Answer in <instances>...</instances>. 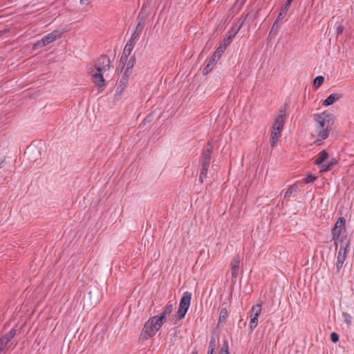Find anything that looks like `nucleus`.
Segmentation results:
<instances>
[{
	"mask_svg": "<svg viewBox=\"0 0 354 354\" xmlns=\"http://www.w3.org/2000/svg\"><path fill=\"white\" fill-rule=\"evenodd\" d=\"M319 115H321L324 121L332 127L335 122V115L333 113H327L326 111H324Z\"/></svg>",
	"mask_w": 354,
	"mask_h": 354,
	"instance_id": "obj_20",
	"label": "nucleus"
},
{
	"mask_svg": "<svg viewBox=\"0 0 354 354\" xmlns=\"http://www.w3.org/2000/svg\"><path fill=\"white\" fill-rule=\"evenodd\" d=\"M101 294L98 288H95L90 290L86 298V304L87 307H93L100 302Z\"/></svg>",
	"mask_w": 354,
	"mask_h": 354,
	"instance_id": "obj_7",
	"label": "nucleus"
},
{
	"mask_svg": "<svg viewBox=\"0 0 354 354\" xmlns=\"http://www.w3.org/2000/svg\"><path fill=\"white\" fill-rule=\"evenodd\" d=\"M133 48H131L130 46H127V45H126L124 46V50H123L122 56L128 58V57L130 55Z\"/></svg>",
	"mask_w": 354,
	"mask_h": 354,
	"instance_id": "obj_35",
	"label": "nucleus"
},
{
	"mask_svg": "<svg viewBox=\"0 0 354 354\" xmlns=\"http://www.w3.org/2000/svg\"><path fill=\"white\" fill-rule=\"evenodd\" d=\"M207 170L208 169H207L205 168L201 167V169L200 170V176H199V181L201 183H204L203 178L207 177Z\"/></svg>",
	"mask_w": 354,
	"mask_h": 354,
	"instance_id": "obj_33",
	"label": "nucleus"
},
{
	"mask_svg": "<svg viewBox=\"0 0 354 354\" xmlns=\"http://www.w3.org/2000/svg\"><path fill=\"white\" fill-rule=\"evenodd\" d=\"M4 162H5V158H0V168L2 167V165Z\"/></svg>",
	"mask_w": 354,
	"mask_h": 354,
	"instance_id": "obj_50",
	"label": "nucleus"
},
{
	"mask_svg": "<svg viewBox=\"0 0 354 354\" xmlns=\"http://www.w3.org/2000/svg\"><path fill=\"white\" fill-rule=\"evenodd\" d=\"M213 145L212 142L208 141L206 145V147L203 151V155L201 160H211V155L213 152Z\"/></svg>",
	"mask_w": 354,
	"mask_h": 354,
	"instance_id": "obj_15",
	"label": "nucleus"
},
{
	"mask_svg": "<svg viewBox=\"0 0 354 354\" xmlns=\"http://www.w3.org/2000/svg\"><path fill=\"white\" fill-rule=\"evenodd\" d=\"M338 163V161L336 158H333L330 160L326 164H323L321 166V168L319 169L320 173H324L328 172L330 171L333 168V167Z\"/></svg>",
	"mask_w": 354,
	"mask_h": 354,
	"instance_id": "obj_17",
	"label": "nucleus"
},
{
	"mask_svg": "<svg viewBox=\"0 0 354 354\" xmlns=\"http://www.w3.org/2000/svg\"><path fill=\"white\" fill-rule=\"evenodd\" d=\"M17 334V330L15 328L11 329L9 332L3 335L1 337H0L1 339L4 342V343L10 347V342L15 337V336Z\"/></svg>",
	"mask_w": 354,
	"mask_h": 354,
	"instance_id": "obj_18",
	"label": "nucleus"
},
{
	"mask_svg": "<svg viewBox=\"0 0 354 354\" xmlns=\"http://www.w3.org/2000/svg\"><path fill=\"white\" fill-rule=\"evenodd\" d=\"M297 189H298V186L296 184H293V185H290L288 188L286 192H285L284 197L285 198L290 197L293 193L297 192Z\"/></svg>",
	"mask_w": 354,
	"mask_h": 354,
	"instance_id": "obj_27",
	"label": "nucleus"
},
{
	"mask_svg": "<svg viewBox=\"0 0 354 354\" xmlns=\"http://www.w3.org/2000/svg\"><path fill=\"white\" fill-rule=\"evenodd\" d=\"M283 122L281 116L276 117L272 127V131L270 138V146L274 148L277 146L279 138L281 136V131L283 129Z\"/></svg>",
	"mask_w": 354,
	"mask_h": 354,
	"instance_id": "obj_3",
	"label": "nucleus"
},
{
	"mask_svg": "<svg viewBox=\"0 0 354 354\" xmlns=\"http://www.w3.org/2000/svg\"><path fill=\"white\" fill-rule=\"evenodd\" d=\"M10 32V28H5V29H3V30H0V37H1L2 35H5L6 33H8V32Z\"/></svg>",
	"mask_w": 354,
	"mask_h": 354,
	"instance_id": "obj_46",
	"label": "nucleus"
},
{
	"mask_svg": "<svg viewBox=\"0 0 354 354\" xmlns=\"http://www.w3.org/2000/svg\"><path fill=\"white\" fill-rule=\"evenodd\" d=\"M293 0H286V2H287L288 3H289L290 5H291L292 2Z\"/></svg>",
	"mask_w": 354,
	"mask_h": 354,
	"instance_id": "obj_53",
	"label": "nucleus"
},
{
	"mask_svg": "<svg viewBox=\"0 0 354 354\" xmlns=\"http://www.w3.org/2000/svg\"><path fill=\"white\" fill-rule=\"evenodd\" d=\"M148 12L149 11L147 10V6L145 5H143L138 16V19L139 21L138 22L142 24V22L145 21V20L147 19L148 16Z\"/></svg>",
	"mask_w": 354,
	"mask_h": 354,
	"instance_id": "obj_22",
	"label": "nucleus"
},
{
	"mask_svg": "<svg viewBox=\"0 0 354 354\" xmlns=\"http://www.w3.org/2000/svg\"><path fill=\"white\" fill-rule=\"evenodd\" d=\"M281 20H282L281 19H279L278 17H277V19L274 21V22L272 26V28L270 31V33H269L270 35L277 34L278 29L280 27V23H281Z\"/></svg>",
	"mask_w": 354,
	"mask_h": 354,
	"instance_id": "obj_25",
	"label": "nucleus"
},
{
	"mask_svg": "<svg viewBox=\"0 0 354 354\" xmlns=\"http://www.w3.org/2000/svg\"><path fill=\"white\" fill-rule=\"evenodd\" d=\"M142 32V24L140 22H138L136 29L134 30L133 32L132 33V36H133V38H138L139 37L140 35Z\"/></svg>",
	"mask_w": 354,
	"mask_h": 354,
	"instance_id": "obj_30",
	"label": "nucleus"
},
{
	"mask_svg": "<svg viewBox=\"0 0 354 354\" xmlns=\"http://www.w3.org/2000/svg\"><path fill=\"white\" fill-rule=\"evenodd\" d=\"M127 59H128V58L121 56L120 62H119V66L118 68V71L120 70V72H122V71L123 70V68H124V66L127 64Z\"/></svg>",
	"mask_w": 354,
	"mask_h": 354,
	"instance_id": "obj_32",
	"label": "nucleus"
},
{
	"mask_svg": "<svg viewBox=\"0 0 354 354\" xmlns=\"http://www.w3.org/2000/svg\"><path fill=\"white\" fill-rule=\"evenodd\" d=\"M153 114L151 113L148 114L142 121V122L139 125V129L145 130L148 128V125L153 121Z\"/></svg>",
	"mask_w": 354,
	"mask_h": 354,
	"instance_id": "obj_21",
	"label": "nucleus"
},
{
	"mask_svg": "<svg viewBox=\"0 0 354 354\" xmlns=\"http://www.w3.org/2000/svg\"><path fill=\"white\" fill-rule=\"evenodd\" d=\"M257 324H258V318H256V317H251L250 324H249L250 332L253 331V330L257 327Z\"/></svg>",
	"mask_w": 354,
	"mask_h": 354,
	"instance_id": "obj_31",
	"label": "nucleus"
},
{
	"mask_svg": "<svg viewBox=\"0 0 354 354\" xmlns=\"http://www.w3.org/2000/svg\"><path fill=\"white\" fill-rule=\"evenodd\" d=\"M192 299V293L189 292H185L183 293V297L180 299L177 315L175 316L178 317L179 320L183 319L189 308Z\"/></svg>",
	"mask_w": 354,
	"mask_h": 354,
	"instance_id": "obj_5",
	"label": "nucleus"
},
{
	"mask_svg": "<svg viewBox=\"0 0 354 354\" xmlns=\"http://www.w3.org/2000/svg\"><path fill=\"white\" fill-rule=\"evenodd\" d=\"M228 317V311L226 308H222L220 311L218 322L217 327L218 328L221 325H224L226 323Z\"/></svg>",
	"mask_w": 354,
	"mask_h": 354,
	"instance_id": "obj_19",
	"label": "nucleus"
},
{
	"mask_svg": "<svg viewBox=\"0 0 354 354\" xmlns=\"http://www.w3.org/2000/svg\"><path fill=\"white\" fill-rule=\"evenodd\" d=\"M286 107L284 108H281L280 110H279V115L277 116V117H279V116H281V119H282V121L283 122V124H285V118H286Z\"/></svg>",
	"mask_w": 354,
	"mask_h": 354,
	"instance_id": "obj_40",
	"label": "nucleus"
},
{
	"mask_svg": "<svg viewBox=\"0 0 354 354\" xmlns=\"http://www.w3.org/2000/svg\"><path fill=\"white\" fill-rule=\"evenodd\" d=\"M111 61L106 55H102L95 64V71L104 72L110 68Z\"/></svg>",
	"mask_w": 354,
	"mask_h": 354,
	"instance_id": "obj_8",
	"label": "nucleus"
},
{
	"mask_svg": "<svg viewBox=\"0 0 354 354\" xmlns=\"http://www.w3.org/2000/svg\"><path fill=\"white\" fill-rule=\"evenodd\" d=\"M88 0H80L81 4H87Z\"/></svg>",
	"mask_w": 354,
	"mask_h": 354,
	"instance_id": "obj_51",
	"label": "nucleus"
},
{
	"mask_svg": "<svg viewBox=\"0 0 354 354\" xmlns=\"http://www.w3.org/2000/svg\"><path fill=\"white\" fill-rule=\"evenodd\" d=\"M63 34V31L59 30H55L52 32L48 34L42 38V42L44 45H48L57 39H59L62 37Z\"/></svg>",
	"mask_w": 354,
	"mask_h": 354,
	"instance_id": "obj_10",
	"label": "nucleus"
},
{
	"mask_svg": "<svg viewBox=\"0 0 354 354\" xmlns=\"http://www.w3.org/2000/svg\"><path fill=\"white\" fill-rule=\"evenodd\" d=\"M132 70H133V68H129V67L127 66L124 72L127 73V74H129L131 75V74L132 73Z\"/></svg>",
	"mask_w": 354,
	"mask_h": 354,
	"instance_id": "obj_47",
	"label": "nucleus"
},
{
	"mask_svg": "<svg viewBox=\"0 0 354 354\" xmlns=\"http://www.w3.org/2000/svg\"><path fill=\"white\" fill-rule=\"evenodd\" d=\"M314 120L317 122L316 131L317 136L323 140H326L328 137L329 131L331 127L322 118L319 113L314 114Z\"/></svg>",
	"mask_w": 354,
	"mask_h": 354,
	"instance_id": "obj_4",
	"label": "nucleus"
},
{
	"mask_svg": "<svg viewBox=\"0 0 354 354\" xmlns=\"http://www.w3.org/2000/svg\"><path fill=\"white\" fill-rule=\"evenodd\" d=\"M162 326V324L160 322V321H158V319L154 316L149 318L144 325V328L140 335V339L145 341L153 337L156 332L160 329Z\"/></svg>",
	"mask_w": 354,
	"mask_h": 354,
	"instance_id": "obj_2",
	"label": "nucleus"
},
{
	"mask_svg": "<svg viewBox=\"0 0 354 354\" xmlns=\"http://www.w3.org/2000/svg\"><path fill=\"white\" fill-rule=\"evenodd\" d=\"M350 245V239L347 236H342L340 239V248L338 252L337 259L344 261L346 258L347 248Z\"/></svg>",
	"mask_w": 354,
	"mask_h": 354,
	"instance_id": "obj_9",
	"label": "nucleus"
},
{
	"mask_svg": "<svg viewBox=\"0 0 354 354\" xmlns=\"http://www.w3.org/2000/svg\"><path fill=\"white\" fill-rule=\"evenodd\" d=\"M240 259V256L239 254H236L235 257H234L233 259L230 263L232 278H236L238 277Z\"/></svg>",
	"mask_w": 354,
	"mask_h": 354,
	"instance_id": "obj_12",
	"label": "nucleus"
},
{
	"mask_svg": "<svg viewBox=\"0 0 354 354\" xmlns=\"http://www.w3.org/2000/svg\"><path fill=\"white\" fill-rule=\"evenodd\" d=\"M243 23L244 21L242 20L241 19H239L236 20L234 26L228 31L227 37L223 39L220 46L212 55L207 64L203 68V74L204 75L209 74L212 71L217 61L220 59L222 54L225 50L226 48L232 42V38L236 35V33L243 26Z\"/></svg>",
	"mask_w": 354,
	"mask_h": 354,
	"instance_id": "obj_1",
	"label": "nucleus"
},
{
	"mask_svg": "<svg viewBox=\"0 0 354 354\" xmlns=\"http://www.w3.org/2000/svg\"><path fill=\"white\" fill-rule=\"evenodd\" d=\"M216 348V339H215L214 337L212 336L210 341H209L208 349L215 351Z\"/></svg>",
	"mask_w": 354,
	"mask_h": 354,
	"instance_id": "obj_37",
	"label": "nucleus"
},
{
	"mask_svg": "<svg viewBox=\"0 0 354 354\" xmlns=\"http://www.w3.org/2000/svg\"><path fill=\"white\" fill-rule=\"evenodd\" d=\"M346 230V219L344 217H339L333 228L332 229V236L334 241L335 248H337V241L341 234Z\"/></svg>",
	"mask_w": 354,
	"mask_h": 354,
	"instance_id": "obj_6",
	"label": "nucleus"
},
{
	"mask_svg": "<svg viewBox=\"0 0 354 354\" xmlns=\"http://www.w3.org/2000/svg\"><path fill=\"white\" fill-rule=\"evenodd\" d=\"M130 75L129 74H127V73H124V74L122 75V78H124L125 80H127V82H129V77Z\"/></svg>",
	"mask_w": 354,
	"mask_h": 354,
	"instance_id": "obj_48",
	"label": "nucleus"
},
{
	"mask_svg": "<svg viewBox=\"0 0 354 354\" xmlns=\"http://www.w3.org/2000/svg\"><path fill=\"white\" fill-rule=\"evenodd\" d=\"M290 5L287 2L285 3V4L282 6L279 14L277 16L279 19H283L286 17V13L290 8Z\"/></svg>",
	"mask_w": 354,
	"mask_h": 354,
	"instance_id": "obj_26",
	"label": "nucleus"
},
{
	"mask_svg": "<svg viewBox=\"0 0 354 354\" xmlns=\"http://www.w3.org/2000/svg\"><path fill=\"white\" fill-rule=\"evenodd\" d=\"M316 179H317V177L315 176H314L312 174H308L306 175V176L304 179V182H305V183L308 184V183H311L314 182Z\"/></svg>",
	"mask_w": 354,
	"mask_h": 354,
	"instance_id": "obj_34",
	"label": "nucleus"
},
{
	"mask_svg": "<svg viewBox=\"0 0 354 354\" xmlns=\"http://www.w3.org/2000/svg\"><path fill=\"white\" fill-rule=\"evenodd\" d=\"M344 31V26L342 25H339L337 28V35H341Z\"/></svg>",
	"mask_w": 354,
	"mask_h": 354,
	"instance_id": "obj_45",
	"label": "nucleus"
},
{
	"mask_svg": "<svg viewBox=\"0 0 354 354\" xmlns=\"http://www.w3.org/2000/svg\"><path fill=\"white\" fill-rule=\"evenodd\" d=\"M173 310V305L171 304L168 303L165 307L163 311L158 315L154 316L158 319V321H160L162 324L166 319L167 315H169Z\"/></svg>",
	"mask_w": 354,
	"mask_h": 354,
	"instance_id": "obj_13",
	"label": "nucleus"
},
{
	"mask_svg": "<svg viewBox=\"0 0 354 354\" xmlns=\"http://www.w3.org/2000/svg\"><path fill=\"white\" fill-rule=\"evenodd\" d=\"M342 97V94L340 93H332L326 100H324L322 105L324 106H328Z\"/></svg>",
	"mask_w": 354,
	"mask_h": 354,
	"instance_id": "obj_14",
	"label": "nucleus"
},
{
	"mask_svg": "<svg viewBox=\"0 0 354 354\" xmlns=\"http://www.w3.org/2000/svg\"><path fill=\"white\" fill-rule=\"evenodd\" d=\"M207 354H216L215 351L208 349Z\"/></svg>",
	"mask_w": 354,
	"mask_h": 354,
	"instance_id": "obj_52",
	"label": "nucleus"
},
{
	"mask_svg": "<svg viewBox=\"0 0 354 354\" xmlns=\"http://www.w3.org/2000/svg\"><path fill=\"white\" fill-rule=\"evenodd\" d=\"M219 354H230L229 345L227 339H224L223 345L219 351Z\"/></svg>",
	"mask_w": 354,
	"mask_h": 354,
	"instance_id": "obj_29",
	"label": "nucleus"
},
{
	"mask_svg": "<svg viewBox=\"0 0 354 354\" xmlns=\"http://www.w3.org/2000/svg\"><path fill=\"white\" fill-rule=\"evenodd\" d=\"M328 157V153L326 150H322L318 153L317 158L314 161V164L315 165L322 166Z\"/></svg>",
	"mask_w": 354,
	"mask_h": 354,
	"instance_id": "obj_16",
	"label": "nucleus"
},
{
	"mask_svg": "<svg viewBox=\"0 0 354 354\" xmlns=\"http://www.w3.org/2000/svg\"><path fill=\"white\" fill-rule=\"evenodd\" d=\"M316 145L319 146L322 144V141L320 140H317L314 142Z\"/></svg>",
	"mask_w": 354,
	"mask_h": 354,
	"instance_id": "obj_49",
	"label": "nucleus"
},
{
	"mask_svg": "<svg viewBox=\"0 0 354 354\" xmlns=\"http://www.w3.org/2000/svg\"><path fill=\"white\" fill-rule=\"evenodd\" d=\"M127 84H128V82H127V80H125L124 78H121V80L120 81V83H119V85L117 87L116 94L117 95H122L123 91L127 87Z\"/></svg>",
	"mask_w": 354,
	"mask_h": 354,
	"instance_id": "obj_23",
	"label": "nucleus"
},
{
	"mask_svg": "<svg viewBox=\"0 0 354 354\" xmlns=\"http://www.w3.org/2000/svg\"><path fill=\"white\" fill-rule=\"evenodd\" d=\"M324 82V77L322 75L317 76L313 80V85L316 88H319Z\"/></svg>",
	"mask_w": 354,
	"mask_h": 354,
	"instance_id": "obj_28",
	"label": "nucleus"
},
{
	"mask_svg": "<svg viewBox=\"0 0 354 354\" xmlns=\"http://www.w3.org/2000/svg\"><path fill=\"white\" fill-rule=\"evenodd\" d=\"M344 262V261H342V260H337L336 267H337V271H339L340 269L342 268Z\"/></svg>",
	"mask_w": 354,
	"mask_h": 354,
	"instance_id": "obj_44",
	"label": "nucleus"
},
{
	"mask_svg": "<svg viewBox=\"0 0 354 354\" xmlns=\"http://www.w3.org/2000/svg\"><path fill=\"white\" fill-rule=\"evenodd\" d=\"M92 81L98 88H101L105 85V79L102 75V72L96 71V72L92 75Z\"/></svg>",
	"mask_w": 354,
	"mask_h": 354,
	"instance_id": "obj_11",
	"label": "nucleus"
},
{
	"mask_svg": "<svg viewBox=\"0 0 354 354\" xmlns=\"http://www.w3.org/2000/svg\"><path fill=\"white\" fill-rule=\"evenodd\" d=\"M45 46L46 45L43 44L42 39H41L40 41H38L37 42H36L34 44L33 48L34 49H37V48H41V47Z\"/></svg>",
	"mask_w": 354,
	"mask_h": 354,
	"instance_id": "obj_43",
	"label": "nucleus"
},
{
	"mask_svg": "<svg viewBox=\"0 0 354 354\" xmlns=\"http://www.w3.org/2000/svg\"><path fill=\"white\" fill-rule=\"evenodd\" d=\"M261 310H262V308H261V304H257V305L253 306L250 310V313H251L250 317H256V318H258L261 312Z\"/></svg>",
	"mask_w": 354,
	"mask_h": 354,
	"instance_id": "obj_24",
	"label": "nucleus"
},
{
	"mask_svg": "<svg viewBox=\"0 0 354 354\" xmlns=\"http://www.w3.org/2000/svg\"><path fill=\"white\" fill-rule=\"evenodd\" d=\"M136 39H138V38H133V36L131 35L130 39L128 41V42L127 43L126 45H127V46H130L131 48H133Z\"/></svg>",
	"mask_w": 354,
	"mask_h": 354,
	"instance_id": "obj_41",
	"label": "nucleus"
},
{
	"mask_svg": "<svg viewBox=\"0 0 354 354\" xmlns=\"http://www.w3.org/2000/svg\"><path fill=\"white\" fill-rule=\"evenodd\" d=\"M342 316L344 317V322H346L348 325H350L351 324V322H352L351 316L349 314L346 313H343Z\"/></svg>",
	"mask_w": 354,
	"mask_h": 354,
	"instance_id": "obj_38",
	"label": "nucleus"
},
{
	"mask_svg": "<svg viewBox=\"0 0 354 354\" xmlns=\"http://www.w3.org/2000/svg\"><path fill=\"white\" fill-rule=\"evenodd\" d=\"M192 354H198V351L196 350H194L192 353Z\"/></svg>",
	"mask_w": 354,
	"mask_h": 354,
	"instance_id": "obj_54",
	"label": "nucleus"
},
{
	"mask_svg": "<svg viewBox=\"0 0 354 354\" xmlns=\"http://www.w3.org/2000/svg\"><path fill=\"white\" fill-rule=\"evenodd\" d=\"M200 162H201V167L205 168V169H208V168L209 167V164H210V161L209 160H201Z\"/></svg>",
	"mask_w": 354,
	"mask_h": 354,
	"instance_id": "obj_42",
	"label": "nucleus"
},
{
	"mask_svg": "<svg viewBox=\"0 0 354 354\" xmlns=\"http://www.w3.org/2000/svg\"><path fill=\"white\" fill-rule=\"evenodd\" d=\"M136 62V57L135 55H133L127 62V66L129 68H133Z\"/></svg>",
	"mask_w": 354,
	"mask_h": 354,
	"instance_id": "obj_36",
	"label": "nucleus"
},
{
	"mask_svg": "<svg viewBox=\"0 0 354 354\" xmlns=\"http://www.w3.org/2000/svg\"><path fill=\"white\" fill-rule=\"evenodd\" d=\"M339 337L337 333L333 332L330 334V340L332 342L337 343L339 341Z\"/></svg>",
	"mask_w": 354,
	"mask_h": 354,
	"instance_id": "obj_39",
	"label": "nucleus"
}]
</instances>
